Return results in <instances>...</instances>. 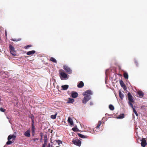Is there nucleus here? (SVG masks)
Returning a JSON list of instances; mask_svg holds the SVG:
<instances>
[{
	"instance_id": "nucleus-1",
	"label": "nucleus",
	"mask_w": 147,
	"mask_h": 147,
	"mask_svg": "<svg viewBox=\"0 0 147 147\" xmlns=\"http://www.w3.org/2000/svg\"><path fill=\"white\" fill-rule=\"evenodd\" d=\"M127 96L128 100V103L129 105L132 108L133 112L135 113L136 116H138V114L135 108L134 107L133 105V103L134 102V101L133 100V97L129 92L128 93Z\"/></svg>"
},
{
	"instance_id": "nucleus-2",
	"label": "nucleus",
	"mask_w": 147,
	"mask_h": 147,
	"mask_svg": "<svg viewBox=\"0 0 147 147\" xmlns=\"http://www.w3.org/2000/svg\"><path fill=\"white\" fill-rule=\"evenodd\" d=\"M51 142L52 143V144L51 145V147H58L59 146H57V145H59L60 144H62V142L60 140H55L53 142L52 141V140H51Z\"/></svg>"
},
{
	"instance_id": "nucleus-3",
	"label": "nucleus",
	"mask_w": 147,
	"mask_h": 147,
	"mask_svg": "<svg viewBox=\"0 0 147 147\" xmlns=\"http://www.w3.org/2000/svg\"><path fill=\"white\" fill-rule=\"evenodd\" d=\"M59 71L61 80H63L64 79H65L67 77V74L64 72L63 70H60Z\"/></svg>"
},
{
	"instance_id": "nucleus-4",
	"label": "nucleus",
	"mask_w": 147,
	"mask_h": 147,
	"mask_svg": "<svg viewBox=\"0 0 147 147\" xmlns=\"http://www.w3.org/2000/svg\"><path fill=\"white\" fill-rule=\"evenodd\" d=\"M72 142L75 145L78 146H80L81 145V141L77 138H74L73 139Z\"/></svg>"
},
{
	"instance_id": "nucleus-5",
	"label": "nucleus",
	"mask_w": 147,
	"mask_h": 147,
	"mask_svg": "<svg viewBox=\"0 0 147 147\" xmlns=\"http://www.w3.org/2000/svg\"><path fill=\"white\" fill-rule=\"evenodd\" d=\"M84 96V97L82 99V102L84 104H86L89 100L91 99V97L89 95H86Z\"/></svg>"
},
{
	"instance_id": "nucleus-6",
	"label": "nucleus",
	"mask_w": 147,
	"mask_h": 147,
	"mask_svg": "<svg viewBox=\"0 0 147 147\" xmlns=\"http://www.w3.org/2000/svg\"><path fill=\"white\" fill-rule=\"evenodd\" d=\"M63 69L65 70L66 72L69 74H70L72 72L71 69L68 66L64 65L63 67Z\"/></svg>"
},
{
	"instance_id": "nucleus-7",
	"label": "nucleus",
	"mask_w": 147,
	"mask_h": 147,
	"mask_svg": "<svg viewBox=\"0 0 147 147\" xmlns=\"http://www.w3.org/2000/svg\"><path fill=\"white\" fill-rule=\"evenodd\" d=\"M16 137V133H14L13 135H10L8 136L7 138V140H10L12 139L13 140H14L15 139Z\"/></svg>"
},
{
	"instance_id": "nucleus-8",
	"label": "nucleus",
	"mask_w": 147,
	"mask_h": 147,
	"mask_svg": "<svg viewBox=\"0 0 147 147\" xmlns=\"http://www.w3.org/2000/svg\"><path fill=\"white\" fill-rule=\"evenodd\" d=\"M92 93L90 90H88L83 92V95H89L90 96V95H92Z\"/></svg>"
},
{
	"instance_id": "nucleus-9",
	"label": "nucleus",
	"mask_w": 147,
	"mask_h": 147,
	"mask_svg": "<svg viewBox=\"0 0 147 147\" xmlns=\"http://www.w3.org/2000/svg\"><path fill=\"white\" fill-rule=\"evenodd\" d=\"M146 144L147 143L145 139L144 138H142L141 140V146L143 147H145Z\"/></svg>"
},
{
	"instance_id": "nucleus-10",
	"label": "nucleus",
	"mask_w": 147,
	"mask_h": 147,
	"mask_svg": "<svg viewBox=\"0 0 147 147\" xmlns=\"http://www.w3.org/2000/svg\"><path fill=\"white\" fill-rule=\"evenodd\" d=\"M119 82L121 86L123 88L124 90H125L127 89V88L123 81L122 80H121Z\"/></svg>"
},
{
	"instance_id": "nucleus-11",
	"label": "nucleus",
	"mask_w": 147,
	"mask_h": 147,
	"mask_svg": "<svg viewBox=\"0 0 147 147\" xmlns=\"http://www.w3.org/2000/svg\"><path fill=\"white\" fill-rule=\"evenodd\" d=\"M24 135L26 137H29L30 136V130H27L24 134Z\"/></svg>"
},
{
	"instance_id": "nucleus-12",
	"label": "nucleus",
	"mask_w": 147,
	"mask_h": 147,
	"mask_svg": "<svg viewBox=\"0 0 147 147\" xmlns=\"http://www.w3.org/2000/svg\"><path fill=\"white\" fill-rule=\"evenodd\" d=\"M71 96L72 97L74 98H76L78 96V93L76 92H72Z\"/></svg>"
},
{
	"instance_id": "nucleus-13",
	"label": "nucleus",
	"mask_w": 147,
	"mask_h": 147,
	"mask_svg": "<svg viewBox=\"0 0 147 147\" xmlns=\"http://www.w3.org/2000/svg\"><path fill=\"white\" fill-rule=\"evenodd\" d=\"M36 53V51L34 50H32L27 52L26 55H33Z\"/></svg>"
},
{
	"instance_id": "nucleus-14",
	"label": "nucleus",
	"mask_w": 147,
	"mask_h": 147,
	"mask_svg": "<svg viewBox=\"0 0 147 147\" xmlns=\"http://www.w3.org/2000/svg\"><path fill=\"white\" fill-rule=\"evenodd\" d=\"M137 93L139 95V97L141 98H142L144 95V93L142 91H138Z\"/></svg>"
},
{
	"instance_id": "nucleus-15",
	"label": "nucleus",
	"mask_w": 147,
	"mask_h": 147,
	"mask_svg": "<svg viewBox=\"0 0 147 147\" xmlns=\"http://www.w3.org/2000/svg\"><path fill=\"white\" fill-rule=\"evenodd\" d=\"M84 86V83L82 81L80 82L77 85L78 88H81L82 87Z\"/></svg>"
},
{
	"instance_id": "nucleus-16",
	"label": "nucleus",
	"mask_w": 147,
	"mask_h": 147,
	"mask_svg": "<svg viewBox=\"0 0 147 147\" xmlns=\"http://www.w3.org/2000/svg\"><path fill=\"white\" fill-rule=\"evenodd\" d=\"M31 131L32 136H34L35 133V127L34 124L32 125Z\"/></svg>"
},
{
	"instance_id": "nucleus-17",
	"label": "nucleus",
	"mask_w": 147,
	"mask_h": 147,
	"mask_svg": "<svg viewBox=\"0 0 147 147\" xmlns=\"http://www.w3.org/2000/svg\"><path fill=\"white\" fill-rule=\"evenodd\" d=\"M69 86L67 85H63L61 86V88L63 90H66L68 88Z\"/></svg>"
},
{
	"instance_id": "nucleus-18",
	"label": "nucleus",
	"mask_w": 147,
	"mask_h": 147,
	"mask_svg": "<svg viewBox=\"0 0 147 147\" xmlns=\"http://www.w3.org/2000/svg\"><path fill=\"white\" fill-rule=\"evenodd\" d=\"M68 121L69 123L71 125L73 124V121L72 119L70 117H69L68 118Z\"/></svg>"
},
{
	"instance_id": "nucleus-19",
	"label": "nucleus",
	"mask_w": 147,
	"mask_h": 147,
	"mask_svg": "<svg viewBox=\"0 0 147 147\" xmlns=\"http://www.w3.org/2000/svg\"><path fill=\"white\" fill-rule=\"evenodd\" d=\"M10 51H13L15 50L14 47L11 45L10 44L9 45Z\"/></svg>"
},
{
	"instance_id": "nucleus-20",
	"label": "nucleus",
	"mask_w": 147,
	"mask_h": 147,
	"mask_svg": "<svg viewBox=\"0 0 147 147\" xmlns=\"http://www.w3.org/2000/svg\"><path fill=\"white\" fill-rule=\"evenodd\" d=\"M78 135L80 137L82 138H87L88 136H85L84 135L80 133H78Z\"/></svg>"
},
{
	"instance_id": "nucleus-21",
	"label": "nucleus",
	"mask_w": 147,
	"mask_h": 147,
	"mask_svg": "<svg viewBox=\"0 0 147 147\" xmlns=\"http://www.w3.org/2000/svg\"><path fill=\"white\" fill-rule=\"evenodd\" d=\"M119 95L120 98L121 99H123V98L124 97V95L121 92L119 91Z\"/></svg>"
},
{
	"instance_id": "nucleus-22",
	"label": "nucleus",
	"mask_w": 147,
	"mask_h": 147,
	"mask_svg": "<svg viewBox=\"0 0 147 147\" xmlns=\"http://www.w3.org/2000/svg\"><path fill=\"white\" fill-rule=\"evenodd\" d=\"M50 60L55 63H57V62L56 60L53 57H51L50 59Z\"/></svg>"
},
{
	"instance_id": "nucleus-23",
	"label": "nucleus",
	"mask_w": 147,
	"mask_h": 147,
	"mask_svg": "<svg viewBox=\"0 0 147 147\" xmlns=\"http://www.w3.org/2000/svg\"><path fill=\"white\" fill-rule=\"evenodd\" d=\"M8 140V141L6 143V144L7 145L11 144L14 142V141H11L10 140Z\"/></svg>"
},
{
	"instance_id": "nucleus-24",
	"label": "nucleus",
	"mask_w": 147,
	"mask_h": 147,
	"mask_svg": "<svg viewBox=\"0 0 147 147\" xmlns=\"http://www.w3.org/2000/svg\"><path fill=\"white\" fill-rule=\"evenodd\" d=\"M123 76L124 78L125 79H128V76L127 73L125 72L123 74Z\"/></svg>"
},
{
	"instance_id": "nucleus-25",
	"label": "nucleus",
	"mask_w": 147,
	"mask_h": 147,
	"mask_svg": "<svg viewBox=\"0 0 147 147\" xmlns=\"http://www.w3.org/2000/svg\"><path fill=\"white\" fill-rule=\"evenodd\" d=\"M109 109L112 111H113L114 109V106L112 105H110L109 106Z\"/></svg>"
},
{
	"instance_id": "nucleus-26",
	"label": "nucleus",
	"mask_w": 147,
	"mask_h": 147,
	"mask_svg": "<svg viewBox=\"0 0 147 147\" xmlns=\"http://www.w3.org/2000/svg\"><path fill=\"white\" fill-rule=\"evenodd\" d=\"M57 115V113H56L54 115H52L51 116V118L53 119H55L56 118V116Z\"/></svg>"
},
{
	"instance_id": "nucleus-27",
	"label": "nucleus",
	"mask_w": 147,
	"mask_h": 147,
	"mask_svg": "<svg viewBox=\"0 0 147 147\" xmlns=\"http://www.w3.org/2000/svg\"><path fill=\"white\" fill-rule=\"evenodd\" d=\"M11 53L13 56L16 55V52L15 51H10Z\"/></svg>"
},
{
	"instance_id": "nucleus-28",
	"label": "nucleus",
	"mask_w": 147,
	"mask_h": 147,
	"mask_svg": "<svg viewBox=\"0 0 147 147\" xmlns=\"http://www.w3.org/2000/svg\"><path fill=\"white\" fill-rule=\"evenodd\" d=\"M74 99L69 98L68 100V102L69 103H72L74 102Z\"/></svg>"
},
{
	"instance_id": "nucleus-29",
	"label": "nucleus",
	"mask_w": 147,
	"mask_h": 147,
	"mask_svg": "<svg viewBox=\"0 0 147 147\" xmlns=\"http://www.w3.org/2000/svg\"><path fill=\"white\" fill-rule=\"evenodd\" d=\"M101 122L99 121L98 122V124H97V126H96V127H95L96 129H98L99 128L101 124Z\"/></svg>"
},
{
	"instance_id": "nucleus-30",
	"label": "nucleus",
	"mask_w": 147,
	"mask_h": 147,
	"mask_svg": "<svg viewBox=\"0 0 147 147\" xmlns=\"http://www.w3.org/2000/svg\"><path fill=\"white\" fill-rule=\"evenodd\" d=\"M12 41H18L21 40V39L20 38H18V39H16V38H15L14 39H12L11 40Z\"/></svg>"
},
{
	"instance_id": "nucleus-31",
	"label": "nucleus",
	"mask_w": 147,
	"mask_h": 147,
	"mask_svg": "<svg viewBox=\"0 0 147 147\" xmlns=\"http://www.w3.org/2000/svg\"><path fill=\"white\" fill-rule=\"evenodd\" d=\"M72 130L74 131H76L78 130V129L77 127H74L72 128Z\"/></svg>"
},
{
	"instance_id": "nucleus-32",
	"label": "nucleus",
	"mask_w": 147,
	"mask_h": 147,
	"mask_svg": "<svg viewBox=\"0 0 147 147\" xmlns=\"http://www.w3.org/2000/svg\"><path fill=\"white\" fill-rule=\"evenodd\" d=\"M32 47L31 45H28L24 47V48L26 49H28L29 47Z\"/></svg>"
},
{
	"instance_id": "nucleus-33",
	"label": "nucleus",
	"mask_w": 147,
	"mask_h": 147,
	"mask_svg": "<svg viewBox=\"0 0 147 147\" xmlns=\"http://www.w3.org/2000/svg\"><path fill=\"white\" fill-rule=\"evenodd\" d=\"M0 110L1 111L3 112L5 111V110L2 108H0Z\"/></svg>"
},
{
	"instance_id": "nucleus-34",
	"label": "nucleus",
	"mask_w": 147,
	"mask_h": 147,
	"mask_svg": "<svg viewBox=\"0 0 147 147\" xmlns=\"http://www.w3.org/2000/svg\"><path fill=\"white\" fill-rule=\"evenodd\" d=\"M29 117L31 119V120L34 119V116L33 114L31 115L30 116H29Z\"/></svg>"
},
{
	"instance_id": "nucleus-35",
	"label": "nucleus",
	"mask_w": 147,
	"mask_h": 147,
	"mask_svg": "<svg viewBox=\"0 0 147 147\" xmlns=\"http://www.w3.org/2000/svg\"><path fill=\"white\" fill-rule=\"evenodd\" d=\"M40 135L41 137L40 138V140L41 141L42 138V136H43V134L41 132L40 133Z\"/></svg>"
},
{
	"instance_id": "nucleus-36",
	"label": "nucleus",
	"mask_w": 147,
	"mask_h": 147,
	"mask_svg": "<svg viewBox=\"0 0 147 147\" xmlns=\"http://www.w3.org/2000/svg\"><path fill=\"white\" fill-rule=\"evenodd\" d=\"M44 140H47V135L45 134L44 135Z\"/></svg>"
},
{
	"instance_id": "nucleus-37",
	"label": "nucleus",
	"mask_w": 147,
	"mask_h": 147,
	"mask_svg": "<svg viewBox=\"0 0 147 147\" xmlns=\"http://www.w3.org/2000/svg\"><path fill=\"white\" fill-rule=\"evenodd\" d=\"M124 114H122L121 116H120L119 117V118L121 119L124 118Z\"/></svg>"
},
{
	"instance_id": "nucleus-38",
	"label": "nucleus",
	"mask_w": 147,
	"mask_h": 147,
	"mask_svg": "<svg viewBox=\"0 0 147 147\" xmlns=\"http://www.w3.org/2000/svg\"><path fill=\"white\" fill-rule=\"evenodd\" d=\"M44 140V144H43L46 145L47 144V140Z\"/></svg>"
},
{
	"instance_id": "nucleus-39",
	"label": "nucleus",
	"mask_w": 147,
	"mask_h": 147,
	"mask_svg": "<svg viewBox=\"0 0 147 147\" xmlns=\"http://www.w3.org/2000/svg\"><path fill=\"white\" fill-rule=\"evenodd\" d=\"M38 140V138H34V139H33L32 140H33L34 142H35V141H36V140Z\"/></svg>"
},
{
	"instance_id": "nucleus-40",
	"label": "nucleus",
	"mask_w": 147,
	"mask_h": 147,
	"mask_svg": "<svg viewBox=\"0 0 147 147\" xmlns=\"http://www.w3.org/2000/svg\"><path fill=\"white\" fill-rule=\"evenodd\" d=\"M32 124H34V119L32 120Z\"/></svg>"
},
{
	"instance_id": "nucleus-41",
	"label": "nucleus",
	"mask_w": 147,
	"mask_h": 147,
	"mask_svg": "<svg viewBox=\"0 0 147 147\" xmlns=\"http://www.w3.org/2000/svg\"><path fill=\"white\" fill-rule=\"evenodd\" d=\"M45 146H46V145H45V144H43V145H42V147H45Z\"/></svg>"
},
{
	"instance_id": "nucleus-42",
	"label": "nucleus",
	"mask_w": 147,
	"mask_h": 147,
	"mask_svg": "<svg viewBox=\"0 0 147 147\" xmlns=\"http://www.w3.org/2000/svg\"><path fill=\"white\" fill-rule=\"evenodd\" d=\"M47 147H50V144H48Z\"/></svg>"
},
{
	"instance_id": "nucleus-43",
	"label": "nucleus",
	"mask_w": 147,
	"mask_h": 147,
	"mask_svg": "<svg viewBox=\"0 0 147 147\" xmlns=\"http://www.w3.org/2000/svg\"><path fill=\"white\" fill-rule=\"evenodd\" d=\"M5 35L6 36H7V32L6 30L5 31Z\"/></svg>"
},
{
	"instance_id": "nucleus-44",
	"label": "nucleus",
	"mask_w": 147,
	"mask_h": 147,
	"mask_svg": "<svg viewBox=\"0 0 147 147\" xmlns=\"http://www.w3.org/2000/svg\"><path fill=\"white\" fill-rule=\"evenodd\" d=\"M93 105V103L92 102H90V105Z\"/></svg>"
},
{
	"instance_id": "nucleus-45",
	"label": "nucleus",
	"mask_w": 147,
	"mask_h": 147,
	"mask_svg": "<svg viewBox=\"0 0 147 147\" xmlns=\"http://www.w3.org/2000/svg\"><path fill=\"white\" fill-rule=\"evenodd\" d=\"M25 57H29V56H25Z\"/></svg>"
}]
</instances>
